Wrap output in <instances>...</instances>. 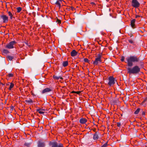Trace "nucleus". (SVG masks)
Masks as SVG:
<instances>
[{
    "label": "nucleus",
    "mask_w": 147,
    "mask_h": 147,
    "mask_svg": "<svg viewBox=\"0 0 147 147\" xmlns=\"http://www.w3.org/2000/svg\"><path fill=\"white\" fill-rule=\"evenodd\" d=\"M126 61H125V63H127L128 66L131 67L133 66V63L138 62L140 60V59L137 56L132 55L127 57L126 58Z\"/></svg>",
    "instance_id": "nucleus-1"
},
{
    "label": "nucleus",
    "mask_w": 147,
    "mask_h": 147,
    "mask_svg": "<svg viewBox=\"0 0 147 147\" xmlns=\"http://www.w3.org/2000/svg\"><path fill=\"white\" fill-rule=\"evenodd\" d=\"M140 69L137 65H135L132 68L128 67L127 69V73L129 74H137L140 72Z\"/></svg>",
    "instance_id": "nucleus-2"
},
{
    "label": "nucleus",
    "mask_w": 147,
    "mask_h": 147,
    "mask_svg": "<svg viewBox=\"0 0 147 147\" xmlns=\"http://www.w3.org/2000/svg\"><path fill=\"white\" fill-rule=\"evenodd\" d=\"M49 144L51 147H64L63 144L61 143L58 144L56 142L50 141Z\"/></svg>",
    "instance_id": "nucleus-3"
},
{
    "label": "nucleus",
    "mask_w": 147,
    "mask_h": 147,
    "mask_svg": "<svg viewBox=\"0 0 147 147\" xmlns=\"http://www.w3.org/2000/svg\"><path fill=\"white\" fill-rule=\"evenodd\" d=\"M102 55L100 53L98 54L97 55V57L95 58V61L93 62V64L95 65H97L99 63L101 62L102 60L101 57Z\"/></svg>",
    "instance_id": "nucleus-4"
},
{
    "label": "nucleus",
    "mask_w": 147,
    "mask_h": 147,
    "mask_svg": "<svg viewBox=\"0 0 147 147\" xmlns=\"http://www.w3.org/2000/svg\"><path fill=\"white\" fill-rule=\"evenodd\" d=\"M16 42L15 41H12L4 46L5 48L12 49L14 48V45L16 44Z\"/></svg>",
    "instance_id": "nucleus-5"
},
{
    "label": "nucleus",
    "mask_w": 147,
    "mask_h": 147,
    "mask_svg": "<svg viewBox=\"0 0 147 147\" xmlns=\"http://www.w3.org/2000/svg\"><path fill=\"white\" fill-rule=\"evenodd\" d=\"M132 6L135 8L139 7L140 5V4L137 0H132L131 2Z\"/></svg>",
    "instance_id": "nucleus-6"
},
{
    "label": "nucleus",
    "mask_w": 147,
    "mask_h": 147,
    "mask_svg": "<svg viewBox=\"0 0 147 147\" xmlns=\"http://www.w3.org/2000/svg\"><path fill=\"white\" fill-rule=\"evenodd\" d=\"M109 82L108 84L110 86H111L112 85H114L115 83V79L112 76H110L108 78Z\"/></svg>",
    "instance_id": "nucleus-7"
},
{
    "label": "nucleus",
    "mask_w": 147,
    "mask_h": 147,
    "mask_svg": "<svg viewBox=\"0 0 147 147\" xmlns=\"http://www.w3.org/2000/svg\"><path fill=\"white\" fill-rule=\"evenodd\" d=\"M37 146L38 147H45V142L42 140H39L37 142Z\"/></svg>",
    "instance_id": "nucleus-8"
},
{
    "label": "nucleus",
    "mask_w": 147,
    "mask_h": 147,
    "mask_svg": "<svg viewBox=\"0 0 147 147\" xmlns=\"http://www.w3.org/2000/svg\"><path fill=\"white\" fill-rule=\"evenodd\" d=\"M1 18L3 20V23H6L8 22V17L6 15H2L1 16Z\"/></svg>",
    "instance_id": "nucleus-9"
},
{
    "label": "nucleus",
    "mask_w": 147,
    "mask_h": 147,
    "mask_svg": "<svg viewBox=\"0 0 147 147\" xmlns=\"http://www.w3.org/2000/svg\"><path fill=\"white\" fill-rule=\"evenodd\" d=\"M99 133L98 132H96L94 134L93 137V139L94 140H96L98 139L99 138V137L98 136Z\"/></svg>",
    "instance_id": "nucleus-10"
},
{
    "label": "nucleus",
    "mask_w": 147,
    "mask_h": 147,
    "mask_svg": "<svg viewBox=\"0 0 147 147\" xmlns=\"http://www.w3.org/2000/svg\"><path fill=\"white\" fill-rule=\"evenodd\" d=\"M127 40L128 42L131 44L134 45H135V41L134 39L132 38H127Z\"/></svg>",
    "instance_id": "nucleus-11"
},
{
    "label": "nucleus",
    "mask_w": 147,
    "mask_h": 147,
    "mask_svg": "<svg viewBox=\"0 0 147 147\" xmlns=\"http://www.w3.org/2000/svg\"><path fill=\"white\" fill-rule=\"evenodd\" d=\"M52 90L51 89L47 88L45 89H44L42 91V94H44L46 92H50V91H52Z\"/></svg>",
    "instance_id": "nucleus-12"
},
{
    "label": "nucleus",
    "mask_w": 147,
    "mask_h": 147,
    "mask_svg": "<svg viewBox=\"0 0 147 147\" xmlns=\"http://www.w3.org/2000/svg\"><path fill=\"white\" fill-rule=\"evenodd\" d=\"M87 121V119L86 118H82L80 119V123L84 124H85Z\"/></svg>",
    "instance_id": "nucleus-13"
},
{
    "label": "nucleus",
    "mask_w": 147,
    "mask_h": 147,
    "mask_svg": "<svg viewBox=\"0 0 147 147\" xmlns=\"http://www.w3.org/2000/svg\"><path fill=\"white\" fill-rule=\"evenodd\" d=\"M78 54V52L75 50H73L71 52V56L72 57H74L76 56Z\"/></svg>",
    "instance_id": "nucleus-14"
},
{
    "label": "nucleus",
    "mask_w": 147,
    "mask_h": 147,
    "mask_svg": "<svg viewBox=\"0 0 147 147\" xmlns=\"http://www.w3.org/2000/svg\"><path fill=\"white\" fill-rule=\"evenodd\" d=\"M136 20L135 19H133L131 21V27L133 28H135V22Z\"/></svg>",
    "instance_id": "nucleus-15"
},
{
    "label": "nucleus",
    "mask_w": 147,
    "mask_h": 147,
    "mask_svg": "<svg viewBox=\"0 0 147 147\" xmlns=\"http://www.w3.org/2000/svg\"><path fill=\"white\" fill-rule=\"evenodd\" d=\"M26 104H28L32 105L33 104V102L31 99H29V100H25Z\"/></svg>",
    "instance_id": "nucleus-16"
},
{
    "label": "nucleus",
    "mask_w": 147,
    "mask_h": 147,
    "mask_svg": "<svg viewBox=\"0 0 147 147\" xmlns=\"http://www.w3.org/2000/svg\"><path fill=\"white\" fill-rule=\"evenodd\" d=\"M6 58L8 60L11 61L14 58V56L8 55L7 56Z\"/></svg>",
    "instance_id": "nucleus-17"
},
{
    "label": "nucleus",
    "mask_w": 147,
    "mask_h": 147,
    "mask_svg": "<svg viewBox=\"0 0 147 147\" xmlns=\"http://www.w3.org/2000/svg\"><path fill=\"white\" fill-rule=\"evenodd\" d=\"M9 51L7 49H3L2 51V53L3 54H7L8 53H9Z\"/></svg>",
    "instance_id": "nucleus-18"
},
{
    "label": "nucleus",
    "mask_w": 147,
    "mask_h": 147,
    "mask_svg": "<svg viewBox=\"0 0 147 147\" xmlns=\"http://www.w3.org/2000/svg\"><path fill=\"white\" fill-rule=\"evenodd\" d=\"M31 142H25L24 144V146L25 147H29L30 146Z\"/></svg>",
    "instance_id": "nucleus-19"
},
{
    "label": "nucleus",
    "mask_w": 147,
    "mask_h": 147,
    "mask_svg": "<svg viewBox=\"0 0 147 147\" xmlns=\"http://www.w3.org/2000/svg\"><path fill=\"white\" fill-rule=\"evenodd\" d=\"M53 79L58 80L59 79H63V78L61 77H60L59 76H55V75H53Z\"/></svg>",
    "instance_id": "nucleus-20"
},
{
    "label": "nucleus",
    "mask_w": 147,
    "mask_h": 147,
    "mask_svg": "<svg viewBox=\"0 0 147 147\" xmlns=\"http://www.w3.org/2000/svg\"><path fill=\"white\" fill-rule=\"evenodd\" d=\"M61 2L59 1L58 0L57 1V2L55 3V4L57 5L58 7H59V8L60 9L61 7Z\"/></svg>",
    "instance_id": "nucleus-21"
},
{
    "label": "nucleus",
    "mask_w": 147,
    "mask_h": 147,
    "mask_svg": "<svg viewBox=\"0 0 147 147\" xmlns=\"http://www.w3.org/2000/svg\"><path fill=\"white\" fill-rule=\"evenodd\" d=\"M14 86V84L13 83H10V86L9 88V90H11V89Z\"/></svg>",
    "instance_id": "nucleus-22"
},
{
    "label": "nucleus",
    "mask_w": 147,
    "mask_h": 147,
    "mask_svg": "<svg viewBox=\"0 0 147 147\" xmlns=\"http://www.w3.org/2000/svg\"><path fill=\"white\" fill-rule=\"evenodd\" d=\"M68 65V62L67 61H65L63 62V66L65 67L67 66Z\"/></svg>",
    "instance_id": "nucleus-23"
},
{
    "label": "nucleus",
    "mask_w": 147,
    "mask_h": 147,
    "mask_svg": "<svg viewBox=\"0 0 147 147\" xmlns=\"http://www.w3.org/2000/svg\"><path fill=\"white\" fill-rule=\"evenodd\" d=\"M41 110H43L41 109H37V111L38 112V113L40 114H43L44 113V112L43 111H41Z\"/></svg>",
    "instance_id": "nucleus-24"
},
{
    "label": "nucleus",
    "mask_w": 147,
    "mask_h": 147,
    "mask_svg": "<svg viewBox=\"0 0 147 147\" xmlns=\"http://www.w3.org/2000/svg\"><path fill=\"white\" fill-rule=\"evenodd\" d=\"M140 109L139 108L137 109L135 111L134 113V114L136 115L138 114L139 112L140 111Z\"/></svg>",
    "instance_id": "nucleus-25"
},
{
    "label": "nucleus",
    "mask_w": 147,
    "mask_h": 147,
    "mask_svg": "<svg viewBox=\"0 0 147 147\" xmlns=\"http://www.w3.org/2000/svg\"><path fill=\"white\" fill-rule=\"evenodd\" d=\"M8 13L9 16H10V18L11 19L12 18L13 15L10 11H9L8 12Z\"/></svg>",
    "instance_id": "nucleus-26"
},
{
    "label": "nucleus",
    "mask_w": 147,
    "mask_h": 147,
    "mask_svg": "<svg viewBox=\"0 0 147 147\" xmlns=\"http://www.w3.org/2000/svg\"><path fill=\"white\" fill-rule=\"evenodd\" d=\"M17 12L18 13H19L20 12V11L22 10V8L21 7H18L17 8Z\"/></svg>",
    "instance_id": "nucleus-27"
},
{
    "label": "nucleus",
    "mask_w": 147,
    "mask_h": 147,
    "mask_svg": "<svg viewBox=\"0 0 147 147\" xmlns=\"http://www.w3.org/2000/svg\"><path fill=\"white\" fill-rule=\"evenodd\" d=\"M142 113V115L143 117H144L146 115V112L144 111H142L141 112Z\"/></svg>",
    "instance_id": "nucleus-28"
},
{
    "label": "nucleus",
    "mask_w": 147,
    "mask_h": 147,
    "mask_svg": "<svg viewBox=\"0 0 147 147\" xmlns=\"http://www.w3.org/2000/svg\"><path fill=\"white\" fill-rule=\"evenodd\" d=\"M84 62L89 63L90 62L89 60L87 58H84Z\"/></svg>",
    "instance_id": "nucleus-29"
},
{
    "label": "nucleus",
    "mask_w": 147,
    "mask_h": 147,
    "mask_svg": "<svg viewBox=\"0 0 147 147\" xmlns=\"http://www.w3.org/2000/svg\"><path fill=\"white\" fill-rule=\"evenodd\" d=\"M7 76L9 77H10V78L12 77L13 76V75L12 73H9V74H8V75H7Z\"/></svg>",
    "instance_id": "nucleus-30"
},
{
    "label": "nucleus",
    "mask_w": 147,
    "mask_h": 147,
    "mask_svg": "<svg viewBox=\"0 0 147 147\" xmlns=\"http://www.w3.org/2000/svg\"><path fill=\"white\" fill-rule=\"evenodd\" d=\"M56 22H58L59 24H60L61 23V21L60 20L57 18Z\"/></svg>",
    "instance_id": "nucleus-31"
},
{
    "label": "nucleus",
    "mask_w": 147,
    "mask_h": 147,
    "mask_svg": "<svg viewBox=\"0 0 147 147\" xmlns=\"http://www.w3.org/2000/svg\"><path fill=\"white\" fill-rule=\"evenodd\" d=\"M107 142H106L101 147H106L107 146Z\"/></svg>",
    "instance_id": "nucleus-32"
},
{
    "label": "nucleus",
    "mask_w": 147,
    "mask_h": 147,
    "mask_svg": "<svg viewBox=\"0 0 147 147\" xmlns=\"http://www.w3.org/2000/svg\"><path fill=\"white\" fill-rule=\"evenodd\" d=\"M125 57L124 56H122L121 58V61H123L124 60Z\"/></svg>",
    "instance_id": "nucleus-33"
},
{
    "label": "nucleus",
    "mask_w": 147,
    "mask_h": 147,
    "mask_svg": "<svg viewBox=\"0 0 147 147\" xmlns=\"http://www.w3.org/2000/svg\"><path fill=\"white\" fill-rule=\"evenodd\" d=\"M121 125V123L119 122H117V126L118 127H120Z\"/></svg>",
    "instance_id": "nucleus-34"
},
{
    "label": "nucleus",
    "mask_w": 147,
    "mask_h": 147,
    "mask_svg": "<svg viewBox=\"0 0 147 147\" xmlns=\"http://www.w3.org/2000/svg\"><path fill=\"white\" fill-rule=\"evenodd\" d=\"M147 101V97L144 100L143 102H144Z\"/></svg>",
    "instance_id": "nucleus-35"
},
{
    "label": "nucleus",
    "mask_w": 147,
    "mask_h": 147,
    "mask_svg": "<svg viewBox=\"0 0 147 147\" xmlns=\"http://www.w3.org/2000/svg\"><path fill=\"white\" fill-rule=\"evenodd\" d=\"M80 93V91H77V92H76V93L78 94H79Z\"/></svg>",
    "instance_id": "nucleus-36"
},
{
    "label": "nucleus",
    "mask_w": 147,
    "mask_h": 147,
    "mask_svg": "<svg viewBox=\"0 0 147 147\" xmlns=\"http://www.w3.org/2000/svg\"><path fill=\"white\" fill-rule=\"evenodd\" d=\"M140 17V16H139V15H136V18H138V17Z\"/></svg>",
    "instance_id": "nucleus-37"
},
{
    "label": "nucleus",
    "mask_w": 147,
    "mask_h": 147,
    "mask_svg": "<svg viewBox=\"0 0 147 147\" xmlns=\"http://www.w3.org/2000/svg\"><path fill=\"white\" fill-rule=\"evenodd\" d=\"M91 3L92 5H95V3H94V2H92Z\"/></svg>",
    "instance_id": "nucleus-38"
},
{
    "label": "nucleus",
    "mask_w": 147,
    "mask_h": 147,
    "mask_svg": "<svg viewBox=\"0 0 147 147\" xmlns=\"http://www.w3.org/2000/svg\"><path fill=\"white\" fill-rule=\"evenodd\" d=\"M71 93H76V91H73L71 92Z\"/></svg>",
    "instance_id": "nucleus-39"
},
{
    "label": "nucleus",
    "mask_w": 147,
    "mask_h": 147,
    "mask_svg": "<svg viewBox=\"0 0 147 147\" xmlns=\"http://www.w3.org/2000/svg\"><path fill=\"white\" fill-rule=\"evenodd\" d=\"M4 84H3L1 82H0V85H3Z\"/></svg>",
    "instance_id": "nucleus-40"
},
{
    "label": "nucleus",
    "mask_w": 147,
    "mask_h": 147,
    "mask_svg": "<svg viewBox=\"0 0 147 147\" xmlns=\"http://www.w3.org/2000/svg\"><path fill=\"white\" fill-rule=\"evenodd\" d=\"M10 83L9 82H8L6 84V85H9Z\"/></svg>",
    "instance_id": "nucleus-41"
},
{
    "label": "nucleus",
    "mask_w": 147,
    "mask_h": 147,
    "mask_svg": "<svg viewBox=\"0 0 147 147\" xmlns=\"http://www.w3.org/2000/svg\"><path fill=\"white\" fill-rule=\"evenodd\" d=\"M58 1L60 2H61L63 0H59Z\"/></svg>",
    "instance_id": "nucleus-42"
},
{
    "label": "nucleus",
    "mask_w": 147,
    "mask_h": 147,
    "mask_svg": "<svg viewBox=\"0 0 147 147\" xmlns=\"http://www.w3.org/2000/svg\"><path fill=\"white\" fill-rule=\"evenodd\" d=\"M25 43H26V44L28 46H30L29 45H28V43L26 42Z\"/></svg>",
    "instance_id": "nucleus-43"
},
{
    "label": "nucleus",
    "mask_w": 147,
    "mask_h": 147,
    "mask_svg": "<svg viewBox=\"0 0 147 147\" xmlns=\"http://www.w3.org/2000/svg\"><path fill=\"white\" fill-rule=\"evenodd\" d=\"M32 94L33 95V96H34L35 95L33 94V93H32Z\"/></svg>",
    "instance_id": "nucleus-44"
},
{
    "label": "nucleus",
    "mask_w": 147,
    "mask_h": 147,
    "mask_svg": "<svg viewBox=\"0 0 147 147\" xmlns=\"http://www.w3.org/2000/svg\"><path fill=\"white\" fill-rule=\"evenodd\" d=\"M133 36V34H131V35H130V37H132Z\"/></svg>",
    "instance_id": "nucleus-45"
},
{
    "label": "nucleus",
    "mask_w": 147,
    "mask_h": 147,
    "mask_svg": "<svg viewBox=\"0 0 147 147\" xmlns=\"http://www.w3.org/2000/svg\"><path fill=\"white\" fill-rule=\"evenodd\" d=\"M71 7V9H73V8H74L73 7Z\"/></svg>",
    "instance_id": "nucleus-46"
},
{
    "label": "nucleus",
    "mask_w": 147,
    "mask_h": 147,
    "mask_svg": "<svg viewBox=\"0 0 147 147\" xmlns=\"http://www.w3.org/2000/svg\"><path fill=\"white\" fill-rule=\"evenodd\" d=\"M137 126H139V125H138V124H137Z\"/></svg>",
    "instance_id": "nucleus-47"
},
{
    "label": "nucleus",
    "mask_w": 147,
    "mask_h": 147,
    "mask_svg": "<svg viewBox=\"0 0 147 147\" xmlns=\"http://www.w3.org/2000/svg\"><path fill=\"white\" fill-rule=\"evenodd\" d=\"M137 126H139V125H138V124H137Z\"/></svg>",
    "instance_id": "nucleus-48"
}]
</instances>
